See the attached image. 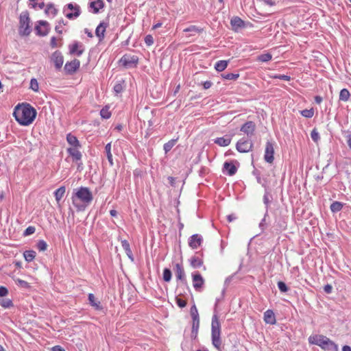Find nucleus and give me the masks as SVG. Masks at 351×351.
Instances as JSON below:
<instances>
[{
    "instance_id": "1",
    "label": "nucleus",
    "mask_w": 351,
    "mask_h": 351,
    "mask_svg": "<svg viewBox=\"0 0 351 351\" xmlns=\"http://www.w3.org/2000/svg\"><path fill=\"white\" fill-rule=\"evenodd\" d=\"M36 110L28 103L18 104L13 112L15 120L23 126L29 125L36 117Z\"/></svg>"
},
{
    "instance_id": "2",
    "label": "nucleus",
    "mask_w": 351,
    "mask_h": 351,
    "mask_svg": "<svg viewBox=\"0 0 351 351\" xmlns=\"http://www.w3.org/2000/svg\"><path fill=\"white\" fill-rule=\"evenodd\" d=\"M71 199L77 211H84L92 202L93 196L88 187L80 186L73 190Z\"/></svg>"
},
{
    "instance_id": "3",
    "label": "nucleus",
    "mask_w": 351,
    "mask_h": 351,
    "mask_svg": "<svg viewBox=\"0 0 351 351\" xmlns=\"http://www.w3.org/2000/svg\"><path fill=\"white\" fill-rule=\"evenodd\" d=\"M308 342L319 346L328 351H339L338 346L326 336L322 335H311L308 337Z\"/></svg>"
},
{
    "instance_id": "4",
    "label": "nucleus",
    "mask_w": 351,
    "mask_h": 351,
    "mask_svg": "<svg viewBox=\"0 0 351 351\" xmlns=\"http://www.w3.org/2000/svg\"><path fill=\"white\" fill-rule=\"evenodd\" d=\"M66 141L71 146L66 149V152L72 157L73 161L77 163L79 168L82 162H78L81 161L82 157V153L78 150V148L81 147V144L77 138L71 133L66 134Z\"/></svg>"
},
{
    "instance_id": "5",
    "label": "nucleus",
    "mask_w": 351,
    "mask_h": 351,
    "mask_svg": "<svg viewBox=\"0 0 351 351\" xmlns=\"http://www.w3.org/2000/svg\"><path fill=\"white\" fill-rule=\"evenodd\" d=\"M221 324L217 313H214L211 322V339L215 348L219 349L221 345Z\"/></svg>"
},
{
    "instance_id": "6",
    "label": "nucleus",
    "mask_w": 351,
    "mask_h": 351,
    "mask_svg": "<svg viewBox=\"0 0 351 351\" xmlns=\"http://www.w3.org/2000/svg\"><path fill=\"white\" fill-rule=\"evenodd\" d=\"M30 19L27 11L22 12L19 16V33L21 36H27L30 34Z\"/></svg>"
},
{
    "instance_id": "7",
    "label": "nucleus",
    "mask_w": 351,
    "mask_h": 351,
    "mask_svg": "<svg viewBox=\"0 0 351 351\" xmlns=\"http://www.w3.org/2000/svg\"><path fill=\"white\" fill-rule=\"evenodd\" d=\"M138 60L137 56L124 54L119 60V63L125 69L136 68L138 64Z\"/></svg>"
},
{
    "instance_id": "8",
    "label": "nucleus",
    "mask_w": 351,
    "mask_h": 351,
    "mask_svg": "<svg viewBox=\"0 0 351 351\" xmlns=\"http://www.w3.org/2000/svg\"><path fill=\"white\" fill-rule=\"evenodd\" d=\"M253 142L248 138L243 137L236 144V149L240 153H247L252 150Z\"/></svg>"
},
{
    "instance_id": "9",
    "label": "nucleus",
    "mask_w": 351,
    "mask_h": 351,
    "mask_svg": "<svg viewBox=\"0 0 351 351\" xmlns=\"http://www.w3.org/2000/svg\"><path fill=\"white\" fill-rule=\"evenodd\" d=\"M35 31L38 36H45L50 31V25L46 21H39L35 27Z\"/></svg>"
},
{
    "instance_id": "10",
    "label": "nucleus",
    "mask_w": 351,
    "mask_h": 351,
    "mask_svg": "<svg viewBox=\"0 0 351 351\" xmlns=\"http://www.w3.org/2000/svg\"><path fill=\"white\" fill-rule=\"evenodd\" d=\"M66 8H68L69 10H74L73 12H69L65 14L66 17L70 20L77 19L81 14V12H82L81 9H80V5L77 4L69 3L64 6V11L65 10Z\"/></svg>"
},
{
    "instance_id": "11",
    "label": "nucleus",
    "mask_w": 351,
    "mask_h": 351,
    "mask_svg": "<svg viewBox=\"0 0 351 351\" xmlns=\"http://www.w3.org/2000/svg\"><path fill=\"white\" fill-rule=\"evenodd\" d=\"M274 143L269 141H267L265 145L264 160L267 163H273L274 160Z\"/></svg>"
},
{
    "instance_id": "12",
    "label": "nucleus",
    "mask_w": 351,
    "mask_h": 351,
    "mask_svg": "<svg viewBox=\"0 0 351 351\" xmlns=\"http://www.w3.org/2000/svg\"><path fill=\"white\" fill-rule=\"evenodd\" d=\"M255 130L256 124L252 121H246L240 128V131L246 134L249 138L254 135Z\"/></svg>"
},
{
    "instance_id": "13",
    "label": "nucleus",
    "mask_w": 351,
    "mask_h": 351,
    "mask_svg": "<svg viewBox=\"0 0 351 351\" xmlns=\"http://www.w3.org/2000/svg\"><path fill=\"white\" fill-rule=\"evenodd\" d=\"M193 286L195 291H201L204 285V279L198 271L192 273Z\"/></svg>"
},
{
    "instance_id": "14",
    "label": "nucleus",
    "mask_w": 351,
    "mask_h": 351,
    "mask_svg": "<svg viewBox=\"0 0 351 351\" xmlns=\"http://www.w3.org/2000/svg\"><path fill=\"white\" fill-rule=\"evenodd\" d=\"M175 274L177 280H180V282L185 286L188 285V282L186 278V274L183 266L180 263H176L175 265Z\"/></svg>"
},
{
    "instance_id": "15",
    "label": "nucleus",
    "mask_w": 351,
    "mask_h": 351,
    "mask_svg": "<svg viewBox=\"0 0 351 351\" xmlns=\"http://www.w3.org/2000/svg\"><path fill=\"white\" fill-rule=\"evenodd\" d=\"M80 66V61L78 59H74L71 62H66L64 66V70L66 74L72 75L73 74L77 69H79Z\"/></svg>"
},
{
    "instance_id": "16",
    "label": "nucleus",
    "mask_w": 351,
    "mask_h": 351,
    "mask_svg": "<svg viewBox=\"0 0 351 351\" xmlns=\"http://www.w3.org/2000/svg\"><path fill=\"white\" fill-rule=\"evenodd\" d=\"M51 60L57 71H60L64 62V57L61 51L56 50L51 56Z\"/></svg>"
},
{
    "instance_id": "17",
    "label": "nucleus",
    "mask_w": 351,
    "mask_h": 351,
    "mask_svg": "<svg viewBox=\"0 0 351 351\" xmlns=\"http://www.w3.org/2000/svg\"><path fill=\"white\" fill-rule=\"evenodd\" d=\"M69 53L77 56H80L84 51V47L82 43L78 41H74L71 45H69Z\"/></svg>"
},
{
    "instance_id": "18",
    "label": "nucleus",
    "mask_w": 351,
    "mask_h": 351,
    "mask_svg": "<svg viewBox=\"0 0 351 351\" xmlns=\"http://www.w3.org/2000/svg\"><path fill=\"white\" fill-rule=\"evenodd\" d=\"M108 22L101 21L96 27L95 35L99 38V42L103 41L105 38V32L106 28L108 27Z\"/></svg>"
},
{
    "instance_id": "19",
    "label": "nucleus",
    "mask_w": 351,
    "mask_h": 351,
    "mask_svg": "<svg viewBox=\"0 0 351 351\" xmlns=\"http://www.w3.org/2000/svg\"><path fill=\"white\" fill-rule=\"evenodd\" d=\"M203 242L202 237L199 234H194L189 239V245L195 250L199 247Z\"/></svg>"
},
{
    "instance_id": "20",
    "label": "nucleus",
    "mask_w": 351,
    "mask_h": 351,
    "mask_svg": "<svg viewBox=\"0 0 351 351\" xmlns=\"http://www.w3.org/2000/svg\"><path fill=\"white\" fill-rule=\"evenodd\" d=\"M230 25L232 29L235 32L245 27V21L239 16H233L230 20Z\"/></svg>"
},
{
    "instance_id": "21",
    "label": "nucleus",
    "mask_w": 351,
    "mask_h": 351,
    "mask_svg": "<svg viewBox=\"0 0 351 351\" xmlns=\"http://www.w3.org/2000/svg\"><path fill=\"white\" fill-rule=\"evenodd\" d=\"M237 167L234 165L233 162H225L223 166V172L228 176H232L236 174Z\"/></svg>"
},
{
    "instance_id": "22",
    "label": "nucleus",
    "mask_w": 351,
    "mask_h": 351,
    "mask_svg": "<svg viewBox=\"0 0 351 351\" xmlns=\"http://www.w3.org/2000/svg\"><path fill=\"white\" fill-rule=\"evenodd\" d=\"M233 135L226 134L222 137L214 139V143L221 147H226L230 144Z\"/></svg>"
},
{
    "instance_id": "23",
    "label": "nucleus",
    "mask_w": 351,
    "mask_h": 351,
    "mask_svg": "<svg viewBox=\"0 0 351 351\" xmlns=\"http://www.w3.org/2000/svg\"><path fill=\"white\" fill-rule=\"evenodd\" d=\"M263 319L266 324H268L270 325L276 324V316H275V314H274L273 310H271V309L267 310L264 313Z\"/></svg>"
},
{
    "instance_id": "24",
    "label": "nucleus",
    "mask_w": 351,
    "mask_h": 351,
    "mask_svg": "<svg viewBox=\"0 0 351 351\" xmlns=\"http://www.w3.org/2000/svg\"><path fill=\"white\" fill-rule=\"evenodd\" d=\"M88 300L90 306H92L96 311H102L104 309L101 302L96 300L93 293L88 295Z\"/></svg>"
},
{
    "instance_id": "25",
    "label": "nucleus",
    "mask_w": 351,
    "mask_h": 351,
    "mask_svg": "<svg viewBox=\"0 0 351 351\" xmlns=\"http://www.w3.org/2000/svg\"><path fill=\"white\" fill-rule=\"evenodd\" d=\"M190 314L192 318V325L199 326V316L195 304L191 307Z\"/></svg>"
},
{
    "instance_id": "26",
    "label": "nucleus",
    "mask_w": 351,
    "mask_h": 351,
    "mask_svg": "<svg viewBox=\"0 0 351 351\" xmlns=\"http://www.w3.org/2000/svg\"><path fill=\"white\" fill-rule=\"evenodd\" d=\"M104 5L105 4L103 0H96L91 1L89 3V7L93 9V12L94 14H97L100 9L104 8Z\"/></svg>"
},
{
    "instance_id": "27",
    "label": "nucleus",
    "mask_w": 351,
    "mask_h": 351,
    "mask_svg": "<svg viewBox=\"0 0 351 351\" xmlns=\"http://www.w3.org/2000/svg\"><path fill=\"white\" fill-rule=\"evenodd\" d=\"M272 199L273 197L272 195H271V191H265L263 201L265 206V213H268L270 203L272 201Z\"/></svg>"
},
{
    "instance_id": "28",
    "label": "nucleus",
    "mask_w": 351,
    "mask_h": 351,
    "mask_svg": "<svg viewBox=\"0 0 351 351\" xmlns=\"http://www.w3.org/2000/svg\"><path fill=\"white\" fill-rule=\"evenodd\" d=\"M183 32H190L189 36H194L196 34H201L204 32V28L196 26V25H190L189 27L185 28Z\"/></svg>"
},
{
    "instance_id": "29",
    "label": "nucleus",
    "mask_w": 351,
    "mask_h": 351,
    "mask_svg": "<svg viewBox=\"0 0 351 351\" xmlns=\"http://www.w3.org/2000/svg\"><path fill=\"white\" fill-rule=\"evenodd\" d=\"M121 246L123 249L125 250V252L128 257L132 261H134V256L132 252L130 249V243L127 240H122L121 241Z\"/></svg>"
},
{
    "instance_id": "30",
    "label": "nucleus",
    "mask_w": 351,
    "mask_h": 351,
    "mask_svg": "<svg viewBox=\"0 0 351 351\" xmlns=\"http://www.w3.org/2000/svg\"><path fill=\"white\" fill-rule=\"evenodd\" d=\"M190 265L194 268H199L203 265V260L202 258H199V257H197L195 256H192L189 259Z\"/></svg>"
},
{
    "instance_id": "31",
    "label": "nucleus",
    "mask_w": 351,
    "mask_h": 351,
    "mask_svg": "<svg viewBox=\"0 0 351 351\" xmlns=\"http://www.w3.org/2000/svg\"><path fill=\"white\" fill-rule=\"evenodd\" d=\"M58 12V10L55 7V5L53 3H49L46 5V8L45 10V13L47 15H49L50 13L53 16L57 15Z\"/></svg>"
},
{
    "instance_id": "32",
    "label": "nucleus",
    "mask_w": 351,
    "mask_h": 351,
    "mask_svg": "<svg viewBox=\"0 0 351 351\" xmlns=\"http://www.w3.org/2000/svg\"><path fill=\"white\" fill-rule=\"evenodd\" d=\"M36 252L33 250H25L23 252V257L27 263L32 262L36 257Z\"/></svg>"
},
{
    "instance_id": "33",
    "label": "nucleus",
    "mask_w": 351,
    "mask_h": 351,
    "mask_svg": "<svg viewBox=\"0 0 351 351\" xmlns=\"http://www.w3.org/2000/svg\"><path fill=\"white\" fill-rule=\"evenodd\" d=\"M343 206H344L343 203H342L341 202L335 201V202H333L330 204V210L332 213H336L341 211L342 210Z\"/></svg>"
},
{
    "instance_id": "34",
    "label": "nucleus",
    "mask_w": 351,
    "mask_h": 351,
    "mask_svg": "<svg viewBox=\"0 0 351 351\" xmlns=\"http://www.w3.org/2000/svg\"><path fill=\"white\" fill-rule=\"evenodd\" d=\"M124 87H125V80H121L117 81L115 83V84L113 87V90H114V93L117 95V94L121 93L123 92Z\"/></svg>"
},
{
    "instance_id": "35",
    "label": "nucleus",
    "mask_w": 351,
    "mask_h": 351,
    "mask_svg": "<svg viewBox=\"0 0 351 351\" xmlns=\"http://www.w3.org/2000/svg\"><path fill=\"white\" fill-rule=\"evenodd\" d=\"M229 60H219L215 64V69L219 72L224 71L228 66Z\"/></svg>"
},
{
    "instance_id": "36",
    "label": "nucleus",
    "mask_w": 351,
    "mask_h": 351,
    "mask_svg": "<svg viewBox=\"0 0 351 351\" xmlns=\"http://www.w3.org/2000/svg\"><path fill=\"white\" fill-rule=\"evenodd\" d=\"M269 217V214L267 213H265L263 218L261 219L258 224V227L261 230V232H263L268 227L267 218Z\"/></svg>"
},
{
    "instance_id": "37",
    "label": "nucleus",
    "mask_w": 351,
    "mask_h": 351,
    "mask_svg": "<svg viewBox=\"0 0 351 351\" xmlns=\"http://www.w3.org/2000/svg\"><path fill=\"white\" fill-rule=\"evenodd\" d=\"M350 97V91L347 88H343L339 93V99L340 101H347Z\"/></svg>"
},
{
    "instance_id": "38",
    "label": "nucleus",
    "mask_w": 351,
    "mask_h": 351,
    "mask_svg": "<svg viewBox=\"0 0 351 351\" xmlns=\"http://www.w3.org/2000/svg\"><path fill=\"white\" fill-rule=\"evenodd\" d=\"M64 193H65V187L64 186H60V188L56 189L53 193L56 200L57 202H59L63 197Z\"/></svg>"
},
{
    "instance_id": "39",
    "label": "nucleus",
    "mask_w": 351,
    "mask_h": 351,
    "mask_svg": "<svg viewBox=\"0 0 351 351\" xmlns=\"http://www.w3.org/2000/svg\"><path fill=\"white\" fill-rule=\"evenodd\" d=\"M105 152L106 153V156H107L108 160L110 166H113L114 163H113L112 155L111 154V144H110V143H108L105 146Z\"/></svg>"
},
{
    "instance_id": "40",
    "label": "nucleus",
    "mask_w": 351,
    "mask_h": 351,
    "mask_svg": "<svg viewBox=\"0 0 351 351\" xmlns=\"http://www.w3.org/2000/svg\"><path fill=\"white\" fill-rule=\"evenodd\" d=\"M176 141L177 139H171L164 144L163 149L165 154H167L173 148V147L176 145Z\"/></svg>"
},
{
    "instance_id": "41",
    "label": "nucleus",
    "mask_w": 351,
    "mask_h": 351,
    "mask_svg": "<svg viewBox=\"0 0 351 351\" xmlns=\"http://www.w3.org/2000/svg\"><path fill=\"white\" fill-rule=\"evenodd\" d=\"M0 306L5 308H9L14 306L12 300L8 298H0Z\"/></svg>"
},
{
    "instance_id": "42",
    "label": "nucleus",
    "mask_w": 351,
    "mask_h": 351,
    "mask_svg": "<svg viewBox=\"0 0 351 351\" xmlns=\"http://www.w3.org/2000/svg\"><path fill=\"white\" fill-rule=\"evenodd\" d=\"M300 114L305 118H312L314 115V109L311 108V109H304L300 111Z\"/></svg>"
},
{
    "instance_id": "43",
    "label": "nucleus",
    "mask_w": 351,
    "mask_h": 351,
    "mask_svg": "<svg viewBox=\"0 0 351 351\" xmlns=\"http://www.w3.org/2000/svg\"><path fill=\"white\" fill-rule=\"evenodd\" d=\"M100 115L102 119H108L111 117V112L109 110V107L108 106L104 107L100 110Z\"/></svg>"
},
{
    "instance_id": "44",
    "label": "nucleus",
    "mask_w": 351,
    "mask_h": 351,
    "mask_svg": "<svg viewBox=\"0 0 351 351\" xmlns=\"http://www.w3.org/2000/svg\"><path fill=\"white\" fill-rule=\"evenodd\" d=\"M172 273L170 269L165 268L163 270L162 278L165 282H169L171 280Z\"/></svg>"
},
{
    "instance_id": "45",
    "label": "nucleus",
    "mask_w": 351,
    "mask_h": 351,
    "mask_svg": "<svg viewBox=\"0 0 351 351\" xmlns=\"http://www.w3.org/2000/svg\"><path fill=\"white\" fill-rule=\"evenodd\" d=\"M221 77L223 79L228 80H236L239 77V73H223L221 74Z\"/></svg>"
},
{
    "instance_id": "46",
    "label": "nucleus",
    "mask_w": 351,
    "mask_h": 351,
    "mask_svg": "<svg viewBox=\"0 0 351 351\" xmlns=\"http://www.w3.org/2000/svg\"><path fill=\"white\" fill-rule=\"evenodd\" d=\"M67 23L66 21H64L63 19H61L57 22V25L55 27V31L58 33L61 34L62 33V25H66Z\"/></svg>"
},
{
    "instance_id": "47",
    "label": "nucleus",
    "mask_w": 351,
    "mask_h": 351,
    "mask_svg": "<svg viewBox=\"0 0 351 351\" xmlns=\"http://www.w3.org/2000/svg\"><path fill=\"white\" fill-rule=\"evenodd\" d=\"M37 249L40 252H44L47 248V244L44 240H39L36 243Z\"/></svg>"
},
{
    "instance_id": "48",
    "label": "nucleus",
    "mask_w": 351,
    "mask_h": 351,
    "mask_svg": "<svg viewBox=\"0 0 351 351\" xmlns=\"http://www.w3.org/2000/svg\"><path fill=\"white\" fill-rule=\"evenodd\" d=\"M271 58H272V56L269 53L261 54L258 57V60L259 61L264 62L269 61L270 60H271Z\"/></svg>"
},
{
    "instance_id": "49",
    "label": "nucleus",
    "mask_w": 351,
    "mask_h": 351,
    "mask_svg": "<svg viewBox=\"0 0 351 351\" xmlns=\"http://www.w3.org/2000/svg\"><path fill=\"white\" fill-rule=\"evenodd\" d=\"M199 326L192 325L191 337L192 339H196L199 331Z\"/></svg>"
},
{
    "instance_id": "50",
    "label": "nucleus",
    "mask_w": 351,
    "mask_h": 351,
    "mask_svg": "<svg viewBox=\"0 0 351 351\" xmlns=\"http://www.w3.org/2000/svg\"><path fill=\"white\" fill-rule=\"evenodd\" d=\"M271 77L273 79H279L285 81H289L291 80V77L289 75L284 74H276L274 75H271Z\"/></svg>"
},
{
    "instance_id": "51",
    "label": "nucleus",
    "mask_w": 351,
    "mask_h": 351,
    "mask_svg": "<svg viewBox=\"0 0 351 351\" xmlns=\"http://www.w3.org/2000/svg\"><path fill=\"white\" fill-rule=\"evenodd\" d=\"M311 137L312 140L315 143H317L319 141V140L320 139L319 134L315 128H314L311 131Z\"/></svg>"
},
{
    "instance_id": "52",
    "label": "nucleus",
    "mask_w": 351,
    "mask_h": 351,
    "mask_svg": "<svg viewBox=\"0 0 351 351\" xmlns=\"http://www.w3.org/2000/svg\"><path fill=\"white\" fill-rule=\"evenodd\" d=\"M278 287L279 290L282 293H286L289 291V287H287L286 283L282 281H279L278 282Z\"/></svg>"
},
{
    "instance_id": "53",
    "label": "nucleus",
    "mask_w": 351,
    "mask_h": 351,
    "mask_svg": "<svg viewBox=\"0 0 351 351\" xmlns=\"http://www.w3.org/2000/svg\"><path fill=\"white\" fill-rule=\"evenodd\" d=\"M36 231V228L34 226H28L25 230V231L23 232V235L24 237H27V236H29V235H31L32 234H34Z\"/></svg>"
},
{
    "instance_id": "54",
    "label": "nucleus",
    "mask_w": 351,
    "mask_h": 351,
    "mask_svg": "<svg viewBox=\"0 0 351 351\" xmlns=\"http://www.w3.org/2000/svg\"><path fill=\"white\" fill-rule=\"evenodd\" d=\"M176 302L177 305L181 308H184L187 304L186 300H182V298H179L178 296L176 297Z\"/></svg>"
},
{
    "instance_id": "55",
    "label": "nucleus",
    "mask_w": 351,
    "mask_h": 351,
    "mask_svg": "<svg viewBox=\"0 0 351 351\" xmlns=\"http://www.w3.org/2000/svg\"><path fill=\"white\" fill-rule=\"evenodd\" d=\"M345 138L346 139L347 144L351 150V127L346 132Z\"/></svg>"
},
{
    "instance_id": "56",
    "label": "nucleus",
    "mask_w": 351,
    "mask_h": 351,
    "mask_svg": "<svg viewBox=\"0 0 351 351\" xmlns=\"http://www.w3.org/2000/svg\"><path fill=\"white\" fill-rule=\"evenodd\" d=\"M30 88L34 91H38V83L35 78H32L30 81Z\"/></svg>"
},
{
    "instance_id": "57",
    "label": "nucleus",
    "mask_w": 351,
    "mask_h": 351,
    "mask_svg": "<svg viewBox=\"0 0 351 351\" xmlns=\"http://www.w3.org/2000/svg\"><path fill=\"white\" fill-rule=\"evenodd\" d=\"M269 180L267 178H263L261 186L264 188V191H271L269 188Z\"/></svg>"
},
{
    "instance_id": "58",
    "label": "nucleus",
    "mask_w": 351,
    "mask_h": 351,
    "mask_svg": "<svg viewBox=\"0 0 351 351\" xmlns=\"http://www.w3.org/2000/svg\"><path fill=\"white\" fill-rule=\"evenodd\" d=\"M145 43L147 46H151L154 44V38L153 36L150 34L147 35L145 37Z\"/></svg>"
},
{
    "instance_id": "59",
    "label": "nucleus",
    "mask_w": 351,
    "mask_h": 351,
    "mask_svg": "<svg viewBox=\"0 0 351 351\" xmlns=\"http://www.w3.org/2000/svg\"><path fill=\"white\" fill-rule=\"evenodd\" d=\"M31 7L34 9H36V8H38L39 9L42 10L45 8V4L44 1H40V3H34L30 4Z\"/></svg>"
},
{
    "instance_id": "60",
    "label": "nucleus",
    "mask_w": 351,
    "mask_h": 351,
    "mask_svg": "<svg viewBox=\"0 0 351 351\" xmlns=\"http://www.w3.org/2000/svg\"><path fill=\"white\" fill-rule=\"evenodd\" d=\"M17 283L19 285H20L23 288L28 289L30 287L29 284L27 281L21 280V279H18Z\"/></svg>"
},
{
    "instance_id": "61",
    "label": "nucleus",
    "mask_w": 351,
    "mask_h": 351,
    "mask_svg": "<svg viewBox=\"0 0 351 351\" xmlns=\"http://www.w3.org/2000/svg\"><path fill=\"white\" fill-rule=\"evenodd\" d=\"M8 293V289L3 286H0V297H4Z\"/></svg>"
},
{
    "instance_id": "62",
    "label": "nucleus",
    "mask_w": 351,
    "mask_h": 351,
    "mask_svg": "<svg viewBox=\"0 0 351 351\" xmlns=\"http://www.w3.org/2000/svg\"><path fill=\"white\" fill-rule=\"evenodd\" d=\"M208 173V169L206 167H202L199 171V175L201 177H204Z\"/></svg>"
},
{
    "instance_id": "63",
    "label": "nucleus",
    "mask_w": 351,
    "mask_h": 351,
    "mask_svg": "<svg viewBox=\"0 0 351 351\" xmlns=\"http://www.w3.org/2000/svg\"><path fill=\"white\" fill-rule=\"evenodd\" d=\"M50 46L52 47V48H56L58 47V44H57V39L55 36H52L51 38V40H50Z\"/></svg>"
},
{
    "instance_id": "64",
    "label": "nucleus",
    "mask_w": 351,
    "mask_h": 351,
    "mask_svg": "<svg viewBox=\"0 0 351 351\" xmlns=\"http://www.w3.org/2000/svg\"><path fill=\"white\" fill-rule=\"evenodd\" d=\"M324 291L328 294L331 293L332 291V287L330 285L327 284L324 287Z\"/></svg>"
}]
</instances>
